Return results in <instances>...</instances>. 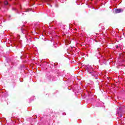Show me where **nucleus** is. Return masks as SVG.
<instances>
[{
    "label": "nucleus",
    "mask_w": 125,
    "mask_h": 125,
    "mask_svg": "<svg viewBox=\"0 0 125 125\" xmlns=\"http://www.w3.org/2000/svg\"><path fill=\"white\" fill-rule=\"evenodd\" d=\"M117 114H119V113L118 112V113H117Z\"/></svg>",
    "instance_id": "nucleus-8"
},
{
    "label": "nucleus",
    "mask_w": 125,
    "mask_h": 125,
    "mask_svg": "<svg viewBox=\"0 0 125 125\" xmlns=\"http://www.w3.org/2000/svg\"><path fill=\"white\" fill-rule=\"evenodd\" d=\"M89 74H91L93 77H97V73L95 71H89Z\"/></svg>",
    "instance_id": "nucleus-1"
},
{
    "label": "nucleus",
    "mask_w": 125,
    "mask_h": 125,
    "mask_svg": "<svg viewBox=\"0 0 125 125\" xmlns=\"http://www.w3.org/2000/svg\"><path fill=\"white\" fill-rule=\"evenodd\" d=\"M44 1H45V2H48V1H49V0H44Z\"/></svg>",
    "instance_id": "nucleus-5"
},
{
    "label": "nucleus",
    "mask_w": 125,
    "mask_h": 125,
    "mask_svg": "<svg viewBox=\"0 0 125 125\" xmlns=\"http://www.w3.org/2000/svg\"><path fill=\"white\" fill-rule=\"evenodd\" d=\"M116 47H117V48H118V47H119V46H117Z\"/></svg>",
    "instance_id": "nucleus-6"
},
{
    "label": "nucleus",
    "mask_w": 125,
    "mask_h": 125,
    "mask_svg": "<svg viewBox=\"0 0 125 125\" xmlns=\"http://www.w3.org/2000/svg\"><path fill=\"white\" fill-rule=\"evenodd\" d=\"M4 4H5V5H6V4H8V2H7V1H5L4 2Z\"/></svg>",
    "instance_id": "nucleus-4"
},
{
    "label": "nucleus",
    "mask_w": 125,
    "mask_h": 125,
    "mask_svg": "<svg viewBox=\"0 0 125 125\" xmlns=\"http://www.w3.org/2000/svg\"><path fill=\"white\" fill-rule=\"evenodd\" d=\"M119 110H121V108H119Z\"/></svg>",
    "instance_id": "nucleus-7"
},
{
    "label": "nucleus",
    "mask_w": 125,
    "mask_h": 125,
    "mask_svg": "<svg viewBox=\"0 0 125 125\" xmlns=\"http://www.w3.org/2000/svg\"><path fill=\"white\" fill-rule=\"evenodd\" d=\"M124 10L123 9H118L115 10L116 13H121V12H123Z\"/></svg>",
    "instance_id": "nucleus-2"
},
{
    "label": "nucleus",
    "mask_w": 125,
    "mask_h": 125,
    "mask_svg": "<svg viewBox=\"0 0 125 125\" xmlns=\"http://www.w3.org/2000/svg\"><path fill=\"white\" fill-rule=\"evenodd\" d=\"M119 116L120 118H122V117H123V113L121 112V113L119 114Z\"/></svg>",
    "instance_id": "nucleus-3"
}]
</instances>
